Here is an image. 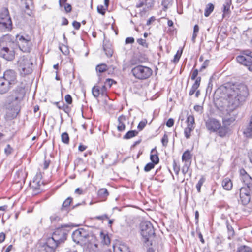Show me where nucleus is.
Segmentation results:
<instances>
[{
	"instance_id": "f257e3e1",
	"label": "nucleus",
	"mask_w": 252,
	"mask_h": 252,
	"mask_svg": "<svg viewBox=\"0 0 252 252\" xmlns=\"http://www.w3.org/2000/svg\"><path fill=\"white\" fill-rule=\"evenodd\" d=\"M249 94L248 88L244 84L227 82L221 85V98L229 110L235 111L243 105Z\"/></svg>"
},
{
	"instance_id": "f03ea898",
	"label": "nucleus",
	"mask_w": 252,
	"mask_h": 252,
	"mask_svg": "<svg viewBox=\"0 0 252 252\" xmlns=\"http://www.w3.org/2000/svg\"><path fill=\"white\" fill-rule=\"evenodd\" d=\"M13 42L9 35H5L0 38V57L7 61H12L15 57V52L11 47Z\"/></svg>"
},
{
	"instance_id": "7ed1b4c3",
	"label": "nucleus",
	"mask_w": 252,
	"mask_h": 252,
	"mask_svg": "<svg viewBox=\"0 0 252 252\" xmlns=\"http://www.w3.org/2000/svg\"><path fill=\"white\" fill-rule=\"evenodd\" d=\"M222 124L221 126V137L225 136L230 131V126L235 120L237 114L234 110H230L226 108L223 111Z\"/></svg>"
},
{
	"instance_id": "20e7f679",
	"label": "nucleus",
	"mask_w": 252,
	"mask_h": 252,
	"mask_svg": "<svg viewBox=\"0 0 252 252\" xmlns=\"http://www.w3.org/2000/svg\"><path fill=\"white\" fill-rule=\"evenodd\" d=\"M141 235L143 242L147 245H151V239L155 235V230L152 223L148 221H144L140 224Z\"/></svg>"
},
{
	"instance_id": "39448f33",
	"label": "nucleus",
	"mask_w": 252,
	"mask_h": 252,
	"mask_svg": "<svg viewBox=\"0 0 252 252\" xmlns=\"http://www.w3.org/2000/svg\"><path fill=\"white\" fill-rule=\"evenodd\" d=\"M19 70L21 74L28 75L32 71L33 63L30 56H23L18 61Z\"/></svg>"
},
{
	"instance_id": "423d86ee",
	"label": "nucleus",
	"mask_w": 252,
	"mask_h": 252,
	"mask_svg": "<svg viewBox=\"0 0 252 252\" xmlns=\"http://www.w3.org/2000/svg\"><path fill=\"white\" fill-rule=\"evenodd\" d=\"M12 22L7 8H3L0 12V32H5L11 30Z\"/></svg>"
},
{
	"instance_id": "0eeeda50",
	"label": "nucleus",
	"mask_w": 252,
	"mask_h": 252,
	"mask_svg": "<svg viewBox=\"0 0 252 252\" xmlns=\"http://www.w3.org/2000/svg\"><path fill=\"white\" fill-rule=\"evenodd\" d=\"M91 234V233L86 229L80 228L73 232L72 238L75 243L82 246L86 244L87 240Z\"/></svg>"
},
{
	"instance_id": "6e6552de",
	"label": "nucleus",
	"mask_w": 252,
	"mask_h": 252,
	"mask_svg": "<svg viewBox=\"0 0 252 252\" xmlns=\"http://www.w3.org/2000/svg\"><path fill=\"white\" fill-rule=\"evenodd\" d=\"M152 70L148 67L137 65L131 70L133 75L137 79L144 80L148 78L152 74Z\"/></svg>"
},
{
	"instance_id": "1a4fd4ad",
	"label": "nucleus",
	"mask_w": 252,
	"mask_h": 252,
	"mask_svg": "<svg viewBox=\"0 0 252 252\" xmlns=\"http://www.w3.org/2000/svg\"><path fill=\"white\" fill-rule=\"evenodd\" d=\"M25 95L23 88H19L14 90L12 94L7 97L6 102L12 106H17L23 99Z\"/></svg>"
},
{
	"instance_id": "9d476101",
	"label": "nucleus",
	"mask_w": 252,
	"mask_h": 252,
	"mask_svg": "<svg viewBox=\"0 0 252 252\" xmlns=\"http://www.w3.org/2000/svg\"><path fill=\"white\" fill-rule=\"evenodd\" d=\"M68 224H64L61 226V227L57 228L52 234V237L55 239L56 242L60 244L63 243L66 239L67 231L64 229L66 227H69Z\"/></svg>"
},
{
	"instance_id": "9b49d317",
	"label": "nucleus",
	"mask_w": 252,
	"mask_h": 252,
	"mask_svg": "<svg viewBox=\"0 0 252 252\" xmlns=\"http://www.w3.org/2000/svg\"><path fill=\"white\" fill-rule=\"evenodd\" d=\"M16 38L20 49L24 52H29L32 45L31 37L18 35Z\"/></svg>"
},
{
	"instance_id": "f8f14e48",
	"label": "nucleus",
	"mask_w": 252,
	"mask_h": 252,
	"mask_svg": "<svg viewBox=\"0 0 252 252\" xmlns=\"http://www.w3.org/2000/svg\"><path fill=\"white\" fill-rule=\"evenodd\" d=\"M205 125L207 129L210 132L218 131L219 135H220V124L218 120L213 118H209L206 121Z\"/></svg>"
},
{
	"instance_id": "ddd939ff",
	"label": "nucleus",
	"mask_w": 252,
	"mask_h": 252,
	"mask_svg": "<svg viewBox=\"0 0 252 252\" xmlns=\"http://www.w3.org/2000/svg\"><path fill=\"white\" fill-rule=\"evenodd\" d=\"M87 241L86 244L82 246L84 249H88L90 252H97L98 250V241L96 237L91 234L89 236Z\"/></svg>"
},
{
	"instance_id": "4468645a",
	"label": "nucleus",
	"mask_w": 252,
	"mask_h": 252,
	"mask_svg": "<svg viewBox=\"0 0 252 252\" xmlns=\"http://www.w3.org/2000/svg\"><path fill=\"white\" fill-rule=\"evenodd\" d=\"M59 244L52 236L47 239L46 243L41 246L40 251H45V252H54L56 248Z\"/></svg>"
},
{
	"instance_id": "2eb2a0df",
	"label": "nucleus",
	"mask_w": 252,
	"mask_h": 252,
	"mask_svg": "<svg viewBox=\"0 0 252 252\" xmlns=\"http://www.w3.org/2000/svg\"><path fill=\"white\" fill-rule=\"evenodd\" d=\"M240 180L246 186L249 193L252 194V178L243 169L240 170Z\"/></svg>"
},
{
	"instance_id": "dca6fc26",
	"label": "nucleus",
	"mask_w": 252,
	"mask_h": 252,
	"mask_svg": "<svg viewBox=\"0 0 252 252\" xmlns=\"http://www.w3.org/2000/svg\"><path fill=\"white\" fill-rule=\"evenodd\" d=\"M250 194L247 188H246L245 187H241L240 189V199L239 201L241 202L244 205L248 204L250 201Z\"/></svg>"
},
{
	"instance_id": "f3484780",
	"label": "nucleus",
	"mask_w": 252,
	"mask_h": 252,
	"mask_svg": "<svg viewBox=\"0 0 252 252\" xmlns=\"http://www.w3.org/2000/svg\"><path fill=\"white\" fill-rule=\"evenodd\" d=\"M2 78L6 81L8 84L11 87L16 82V75L14 71L8 70L6 71Z\"/></svg>"
},
{
	"instance_id": "a211bd4d",
	"label": "nucleus",
	"mask_w": 252,
	"mask_h": 252,
	"mask_svg": "<svg viewBox=\"0 0 252 252\" xmlns=\"http://www.w3.org/2000/svg\"><path fill=\"white\" fill-rule=\"evenodd\" d=\"M106 91L107 88L105 85H103L102 87L98 86H94L92 88L93 95L95 98L98 97L100 94H101L103 96L106 95Z\"/></svg>"
},
{
	"instance_id": "6ab92c4d",
	"label": "nucleus",
	"mask_w": 252,
	"mask_h": 252,
	"mask_svg": "<svg viewBox=\"0 0 252 252\" xmlns=\"http://www.w3.org/2000/svg\"><path fill=\"white\" fill-rule=\"evenodd\" d=\"M213 101L215 106L219 110L220 107V90L219 87L217 88L214 94Z\"/></svg>"
},
{
	"instance_id": "aec40b11",
	"label": "nucleus",
	"mask_w": 252,
	"mask_h": 252,
	"mask_svg": "<svg viewBox=\"0 0 252 252\" xmlns=\"http://www.w3.org/2000/svg\"><path fill=\"white\" fill-rule=\"evenodd\" d=\"M126 121V116L122 115L118 118V125L117 126V130L119 132L124 131L126 128L125 122Z\"/></svg>"
},
{
	"instance_id": "412c9836",
	"label": "nucleus",
	"mask_w": 252,
	"mask_h": 252,
	"mask_svg": "<svg viewBox=\"0 0 252 252\" xmlns=\"http://www.w3.org/2000/svg\"><path fill=\"white\" fill-rule=\"evenodd\" d=\"M231 0H226L223 4V18H228L231 13Z\"/></svg>"
},
{
	"instance_id": "4be33fe9",
	"label": "nucleus",
	"mask_w": 252,
	"mask_h": 252,
	"mask_svg": "<svg viewBox=\"0 0 252 252\" xmlns=\"http://www.w3.org/2000/svg\"><path fill=\"white\" fill-rule=\"evenodd\" d=\"M10 88L11 87L6 81L2 77H0V94H3L7 93Z\"/></svg>"
},
{
	"instance_id": "5701e85b",
	"label": "nucleus",
	"mask_w": 252,
	"mask_h": 252,
	"mask_svg": "<svg viewBox=\"0 0 252 252\" xmlns=\"http://www.w3.org/2000/svg\"><path fill=\"white\" fill-rule=\"evenodd\" d=\"M153 4V0H139L138 2L136 4V7L140 8L143 6H145L146 8L148 9L152 7Z\"/></svg>"
},
{
	"instance_id": "b1692460",
	"label": "nucleus",
	"mask_w": 252,
	"mask_h": 252,
	"mask_svg": "<svg viewBox=\"0 0 252 252\" xmlns=\"http://www.w3.org/2000/svg\"><path fill=\"white\" fill-rule=\"evenodd\" d=\"M221 186H222L224 189L230 190L232 189L233 184L229 178H226L222 181Z\"/></svg>"
},
{
	"instance_id": "393cba45",
	"label": "nucleus",
	"mask_w": 252,
	"mask_h": 252,
	"mask_svg": "<svg viewBox=\"0 0 252 252\" xmlns=\"http://www.w3.org/2000/svg\"><path fill=\"white\" fill-rule=\"evenodd\" d=\"M200 81H201V77H198L196 78L195 80L194 83L193 84L191 89L190 90V91L189 92V95L190 96L192 95L195 92V91L197 90L198 88L199 87L200 84Z\"/></svg>"
},
{
	"instance_id": "a878e982",
	"label": "nucleus",
	"mask_w": 252,
	"mask_h": 252,
	"mask_svg": "<svg viewBox=\"0 0 252 252\" xmlns=\"http://www.w3.org/2000/svg\"><path fill=\"white\" fill-rule=\"evenodd\" d=\"M150 159L152 162L157 164L159 162V158L157 155V151L156 148L153 149L151 151Z\"/></svg>"
},
{
	"instance_id": "bb28decb",
	"label": "nucleus",
	"mask_w": 252,
	"mask_h": 252,
	"mask_svg": "<svg viewBox=\"0 0 252 252\" xmlns=\"http://www.w3.org/2000/svg\"><path fill=\"white\" fill-rule=\"evenodd\" d=\"M192 155L189 150H186L183 154L182 157V160L183 162L191 163Z\"/></svg>"
},
{
	"instance_id": "cd10ccee",
	"label": "nucleus",
	"mask_w": 252,
	"mask_h": 252,
	"mask_svg": "<svg viewBox=\"0 0 252 252\" xmlns=\"http://www.w3.org/2000/svg\"><path fill=\"white\" fill-rule=\"evenodd\" d=\"M186 122L187 123V128H189L192 129H194V118L193 115H189L188 116Z\"/></svg>"
},
{
	"instance_id": "c85d7f7f",
	"label": "nucleus",
	"mask_w": 252,
	"mask_h": 252,
	"mask_svg": "<svg viewBox=\"0 0 252 252\" xmlns=\"http://www.w3.org/2000/svg\"><path fill=\"white\" fill-rule=\"evenodd\" d=\"M101 239V243L105 245H108L110 244V239L107 234L101 232L100 234Z\"/></svg>"
},
{
	"instance_id": "c756f323",
	"label": "nucleus",
	"mask_w": 252,
	"mask_h": 252,
	"mask_svg": "<svg viewBox=\"0 0 252 252\" xmlns=\"http://www.w3.org/2000/svg\"><path fill=\"white\" fill-rule=\"evenodd\" d=\"M72 201V198L71 197H68L62 204L61 210L64 211L65 213L68 212V208Z\"/></svg>"
},
{
	"instance_id": "7c9ffc66",
	"label": "nucleus",
	"mask_w": 252,
	"mask_h": 252,
	"mask_svg": "<svg viewBox=\"0 0 252 252\" xmlns=\"http://www.w3.org/2000/svg\"><path fill=\"white\" fill-rule=\"evenodd\" d=\"M220 76V73L219 72H215L213 74L210 78V82L212 83H215L216 85L219 84V78Z\"/></svg>"
},
{
	"instance_id": "2f4dec72",
	"label": "nucleus",
	"mask_w": 252,
	"mask_h": 252,
	"mask_svg": "<svg viewBox=\"0 0 252 252\" xmlns=\"http://www.w3.org/2000/svg\"><path fill=\"white\" fill-rule=\"evenodd\" d=\"M138 133V132L136 130H130L126 133V134L123 136V139H129L136 136Z\"/></svg>"
},
{
	"instance_id": "473e14b6",
	"label": "nucleus",
	"mask_w": 252,
	"mask_h": 252,
	"mask_svg": "<svg viewBox=\"0 0 252 252\" xmlns=\"http://www.w3.org/2000/svg\"><path fill=\"white\" fill-rule=\"evenodd\" d=\"M243 134L247 138H251L252 136V126L248 125L244 129Z\"/></svg>"
},
{
	"instance_id": "72a5a7b5",
	"label": "nucleus",
	"mask_w": 252,
	"mask_h": 252,
	"mask_svg": "<svg viewBox=\"0 0 252 252\" xmlns=\"http://www.w3.org/2000/svg\"><path fill=\"white\" fill-rule=\"evenodd\" d=\"M173 0H163L162 1V5L163 6V10L166 11L168 8L170 7L173 3Z\"/></svg>"
},
{
	"instance_id": "f704fd0d",
	"label": "nucleus",
	"mask_w": 252,
	"mask_h": 252,
	"mask_svg": "<svg viewBox=\"0 0 252 252\" xmlns=\"http://www.w3.org/2000/svg\"><path fill=\"white\" fill-rule=\"evenodd\" d=\"M214 8V5L212 3H208L206 5V7L205 9L204 15L205 17H208L213 11Z\"/></svg>"
},
{
	"instance_id": "c9c22d12",
	"label": "nucleus",
	"mask_w": 252,
	"mask_h": 252,
	"mask_svg": "<svg viewBox=\"0 0 252 252\" xmlns=\"http://www.w3.org/2000/svg\"><path fill=\"white\" fill-rule=\"evenodd\" d=\"M226 227L228 233V238L230 239L234 235V231L231 225H229L228 221H226Z\"/></svg>"
},
{
	"instance_id": "e433bc0d",
	"label": "nucleus",
	"mask_w": 252,
	"mask_h": 252,
	"mask_svg": "<svg viewBox=\"0 0 252 252\" xmlns=\"http://www.w3.org/2000/svg\"><path fill=\"white\" fill-rule=\"evenodd\" d=\"M108 67L106 64L103 63L98 65L96 67V70L100 73H102L107 70Z\"/></svg>"
},
{
	"instance_id": "4c0bfd02",
	"label": "nucleus",
	"mask_w": 252,
	"mask_h": 252,
	"mask_svg": "<svg viewBox=\"0 0 252 252\" xmlns=\"http://www.w3.org/2000/svg\"><path fill=\"white\" fill-rule=\"evenodd\" d=\"M205 181V178L204 177L202 176L199 180L198 181L197 184L196 185V188L198 192H200L201 191V187L204 183Z\"/></svg>"
},
{
	"instance_id": "58836bf2",
	"label": "nucleus",
	"mask_w": 252,
	"mask_h": 252,
	"mask_svg": "<svg viewBox=\"0 0 252 252\" xmlns=\"http://www.w3.org/2000/svg\"><path fill=\"white\" fill-rule=\"evenodd\" d=\"M98 195L101 197H105L109 195V193L105 188L100 189L98 191Z\"/></svg>"
},
{
	"instance_id": "ea45409f",
	"label": "nucleus",
	"mask_w": 252,
	"mask_h": 252,
	"mask_svg": "<svg viewBox=\"0 0 252 252\" xmlns=\"http://www.w3.org/2000/svg\"><path fill=\"white\" fill-rule=\"evenodd\" d=\"M62 141L66 144H68L69 142V137L66 132L63 133L61 135Z\"/></svg>"
},
{
	"instance_id": "a19ab883",
	"label": "nucleus",
	"mask_w": 252,
	"mask_h": 252,
	"mask_svg": "<svg viewBox=\"0 0 252 252\" xmlns=\"http://www.w3.org/2000/svg\"><path fill=\"white\" fill-rule=\"evenodd\" d=\"M103 49L105 52V54L107 55V57H110L112 56L113 51L111 47L106 46H104Z\"/></svg>"
},
{
	"instance_id": "79ce46f5",
	"label": "nucleus",
	"mask_w": 252,
	"mask_h": 252,
	"mask_svg": "<svg viewBox=\"0 0 252 252\" xmlns=\"http://www.w3.org/2000/svg\"><path fill=\"white\" fill-rule=\"evenodd\" d=\"M191 165V163L184 162V164L182 168V172L183 174L185 175L189 170V167Z\"/></svg>"
},
{
	"instance_id": "37998d69",
	"label": "nucleus",
	"mask_w": 252,
	"mask_h": 252,
	"mask_svg": "<svg viewBox=\"0 0 252 252\" xmlns=\"http://www.w3.org/2000/svg\"><path fill=\"white\" fill-rule=\"evenodd\" d=\"M237 252H252V249L249 247L243 246L239 248Z\"/></svg>"
},
{
	"instance_id": "c03bdc74",
	"label": "nucleus",
	"mask_w": 252,
	"mask_h": 252,
	"mask_svg": "<svg viewBox=\"0 0 252 252\" xmlns=\"http://www.w3.org/2000/svg\"><path fill=\"white\" fill-rule=\"evenodd\" d=\"M13 152V149L10 146L9 144L6 145L5 148H4V153L7 155L8 156L10 155Z\"/></svg>"
},
{
	"instance_id": "a18cd8bd",
	"label": "nucleus",
	"mask_w": 252,
	"mask_h": 252,
	"mask_svg": "<svg viewBox=\"0 0 252 252\" xmlns=\"http://www.w3.org/2000/svg\"><path fill=\"white\" fill-rule=\"evenodd\" d=\"M173 170H174L175 174L177 175H178L179 174V171L180 170V166L178 164H177V163H176V162L175 160L173 162Z\"/></svg>"
},
{
	"instance_id": "49530a36",
	"label": "nucleus",
	"mask_w": 252,
	"mask_h": 252,
	"mask_svg": "<svg viewBox=\"0 0 252 252\" xmlns=\"http://www.w3.org/2000/svg\"><path fill=\"white\" fill-rule=\"evenodd\" d=\"M193 129H192L189 128H185L184 129V134L185 136L187 139H189L190 137L191 132L193 131Z\"/></svg>"
},
{
	"instance_id": "de8ad7c7",
	"label": "nucleus",
	"mask_w": 252,
	"mask_h": 252,
	"mask_svg": "<svg viewBox=\"0 0 252 252\" xmlns=\"http://www.w3.org/2000/svg\"><path fill=\"white\" fill-rule=\"evenodd\" d=\"M155 165V164L152 162H150V163H147L144 167V171L145 172L150 171L151 169L154 168Z\"/></svg>"
},
{
	"instance_id": "09e8293b",
	"label": "nucleus",
	"mask_w": 252,
	"mask_h": 252,
	"mask_svg": "<svg viewBox=\"0 0 252 252\" xmlns=\"http://www.w3.org/2000/svg\"><path fill=\"white\" fill-rule=\"evenodd\" d=\"M56 105L60 109L63 110L65 112H67L66 110L68 108V107L67 105L63 103L60 104L59 102H56Z\"/></svg>"
},
{
	"instance_id": "8fccbe9b",
	"label": "nucleus",
	"mask_w": 252,
	"mask_h": 252,
	"mask_svg": "<svg viewBox=\"0 0 252 252\" xmlns=\"http://www.w3.org/2000/svg\"><path fill=\"white\" fill-rule=\"evenodd\" d=\"M161 142L163 146H166L168 142V137L167 135L165 133L162 138L161 139Z\"/></svg>"
},
{
	"instance_id": "3c124183",
	"label": "nucleus",
	"mask_w": 252,
	"mask_h": 252,
	"mask_svg": "<svg viewBox=\"0 0 252 252\" xmlns=\"http://www.w3.org/2000/svg\"><path fill=\"white\" fill-rule=\"evenodd\" d=\"M147 123V121L145 120L144 121H141L138 124L137 126L138 129L140 131L142 130L145 126L146 124Z\"/></svg>"
},
{
	"instance_id": "603ef678",
	"label": "nucleus",
	"mask_w": 252,
	"mask_h": 252,
	"mask_svg": "<svg viewBox=\"0 0 252 252\" xmlns=\"http://www.w3.org/2000/svg\"><path fill=\"white\" fill-rule=\"evenodd\" d=\"M182 52V51H180L179 50H178L176 54L174 56V60H173V62L174 63H177L179 61V60L181 56Z\"/></svg>"
},
{
	"instance_id": "864d4df0",
	"label": "nucleus",
	"mask_w": 252,
	"mask_h": 252,
	"mask_svg": "<svg viewBox=\"0 0 252 252\" xmlns=\"http://www.w3.org/2000/svg\"><path fill=\"white\" fill-rule=\"evenodd\" d=\"M104 6L102 5H98L97 7V11L99 13L104 15L105 13V9Z\"/></svg>"
},
{
	"instance_id": "5fc2aeb1",
	"label": "nucleus",
	"mask_w": 252,
	"mask_h": 252,
	"mask_svg": "<svg viewBox=\"0 0 252 252\" xmlns=\"http://www.w3.org/2000/svg\"><path fill=\"white\" fill-rule=\"evenodd\" d=\"M246 59V57L243 55H239L237 57L236 60L240 64H242Z\"/></svg>"
},
{
	"instance_id": "6e6d98bb",
	"label": "nucleus",
	"mask_w": 252,
	"mask_h": 252,
	"mask_svg": "<svg viewBox=\"0 0 252 252\" xmlns=\"http://www.w3.org/2000/svg\"><path fill=\"white\" fill-rule=\"evenodd\" d=\"M252 63V59L250 58H246L244 62V63H242V64L248 67Z\"/></svg>"
},
{
	"instance_id": "4d7b16f0",
	"label": "nucleus",
	"mask_w": 252,
	"mask_h": 252,
	"mask_svg": "<svg viewBox=\"0 0 252 252\" xmlns=\"http://www.w3.org/2000/svg\"><path fill=\"white\" fill-rule=\"evenodd\" d=\"M241 52L243 55L248 56L249 57L248 58H252V52L250 50H249V49L244 50L242 51Z\"/></svg>"
},
{
	"instance_id": "13d9d810",
	"label": "nucleus",
	"mask_w": 252,
	"mask_h": 252,
	"mask_svg": "<svg viewBox=\"0 0 252 252\" xmlns=\"http://www.w3.org/2000/svg\"><path fill=\"white\" fill-rule=\"evenodd\" d=\"M65 100L66 101V102L68 104H70L72 103V97L69 94H66L65 96Z\"/></svg>"
},
{
	"instance_id": "bf43d9fd",
	"label": "nucleus",
	"mask_w": 252,
	"mask_h": 252,
	"mask_svg": "<svg viewBox=\"0 0 252 252\" xmlns=\"http://www.w3.org/2000/svg\"><path fill=\"white\" fill-rule=\"evenodd\" d=\"M174 123V120L172 118L169 119L166 122V125L168 127H172Z\"/></svg>"
},
{
	"instance_id": "052dcab7",
	"label": "nucleus",
	"mask_w": 252,
	"mask_h": 252,
	"mask_svg": "<svg viewBox=\"0 0 252 252\" xmlns=\"http://www.w3.org/2000/svg\"><path fill=\"white\" fill-rule=\"evenodd\" d=\"M198 74V71L197 69L193 70V71L191 73V79L192 80H195V79L196 80V78H197V76Z\"/></svg>"
},
{
	"instance_id": "680f3d73",
	"label": "nucleus",
	"mask_w": 252,
	"mask_h": 252,
	"mask_svg": "<svg viewBox=\"0 0 252 252\" xmlns=\"http://www.w3.org/2000/svg\"><path fill=\"white\" fill-rule=\"evenodd\" d=\"M137 41L139 44L141 45L143 47H147V44L146 43L145 40L140 38L138 39Z\"/></svg>"
},
{
	"instance_id": "e2e57ef3",
	"label": "nucleus",
	"mask_w": 252,
	"mask_h": 252,
	"mask_svg": "<svg viewBox=\"0 0 252 252\" xmlns=\"http://www.w3.org/2000/svg\"><path fill=\"white\" fill-rule=\"evenodd\" d=\"M203 109V107L199 105H196L194 106V109L195 111L199 113H201L202 112Z\"/></svg>"
},
{
	"instance_id": "0e129e2a",
	"label": "nucleus",
	"mask_w": 252,
	"mask_h": 252,
	"mask_svg": "<svg viewBox=\"0 0 252 252\" xmlns=\"http://www.w3.org/2000/svg\"><path fill=\"white\" fill-rule=\"evenodd\" d=\"M64 7L65 11L67 13L70 12L71 11L72 7L70 4L66 3L64 5Z\"/></svg>"
},
{
	"instance_id": "69168bd1",
	"label": "nucleus",
	"mask_w": 252,
	"mask_h": 252,
	"mask_svg": "<svg viewBox=\"0 0 252 252\" xmlns=\"http://www.w3.org/2000/svg\"><path fill=\"white\" fill-rule=\"evenodd\" d=\"M134 42V39L132 37H127L125 40L126 44H132Z\"/></svg>"
},
{
	"instance_id": "338daca9",
	"label": "nucleus",
	"mask_w": 252,
	"mask_h": 252,
	"mask_svg": "<svg viewBox=\"0 0 252 252\" xmlns=\"http://www.w3.org/2000/svg\"><path fill=\"white\" fill-rule=\"evenodd\" d=\"M72 25L76 30H79L81 26L80 23L76 21H73Z\"/></svg>"
},
{
	"instance_id": "774afa93",
	"label": "nucleus",
	"mask_w": 252,
	"mask_h": 252,
	"mask_svg": "<svg viewBox=\"0 0 252 252\" xmlns=\"http://www.w3.org/2000/svg\"><path fill=\"white\" fill-rule=\"evenodd\" d=\"M118 249L119 250L120 252H129L126 247H119Z\"/></svg>"
}]
</instances>
